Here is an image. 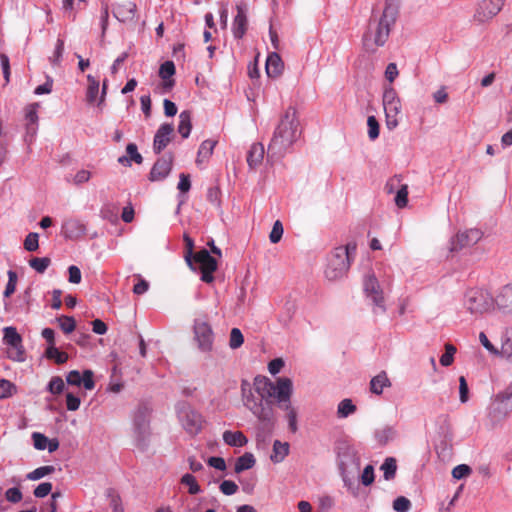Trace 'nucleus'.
Wrapping results in <instances>:
<instances>
[{"mask_svg": "<svg viewBox=\"0 0 512 512\" xmlns=\"http://www.w3.org/2000/svg\"><path fill=\"white\" fill-rule=\"evenodd\" d=\"M399 13L397 0H386L381 15H372L367 30L363 34V48L368 53H374L388 40Z\"/></svg>", "mask_w": 512, "mask_h": 512, "instance_id": "nucleus-1", "label": "nucleus"}, {"mask_svg": "<svg viewBox=\"0 0 512 512\" xmlns=\"http://www.w3.org/2000/svg\"><path fill=\"white\" fill-rule=\"evenodd\" d=\"M298 125L296 111L288 108L274 132L268 151L282 155L296 141Z\"/></svg>", "mask_w": 512, "mask_h": 512, "instance_id": "nucleus-2", "label": "nucleus"}, {"mask_svg": "<svg viewBox=\"0 0 512 512\" xmlns=\"http://www.w3.org/2000/svg\"><path fill=\"white\" fill-rule=\"evenodd\" d=\"M254 389L267 403L276 399L279 403L289 402L292 394V381L286 377L277 378L273 383L265 376H256L254 378Z\"/></svg>", "mask_w": 512, "mask_h": 512, "instance_id": "nucleus-3", "label": "nucleus"}, {"mask_svg": "<svg viewBox=\"0 0 512 512\" xmlns=\"http://www.w3.org/2000/svg\"><path fill=\"white\" fill-rule=\"evenodd\" d=\"M464 306L471 315L477 318L491 312L495 307V302L489 292L474 288L467 291Z\"/></svg>", "mask_w": 512, "mask_h": 512, "instance_id": "nucleus-4", "label": "nucleus"}, {"mask_svg": "<svg viewBox=\"0 0 512 512\" xmlns=\"http://www.w3.org/2000/svg\"><path fill=\"white\" fill-rule=\"evenodd\" d=\"M350 260L346 257V251L342 248H335L328 258L324 274L327 280L337 281L346 276L350 268Z\"/></svg>", "mask_w": 512, "mask_h": 512, "instance_id": "nucleus-5", "label": "nucleus"}, {"mask_svg": "<svg viewBox=\"0 0 512 512\" xmlns=\"http://www.w3.org/2000/svg\"><path fill=\"white\" fill-rule=\"evenodd\" d=\"M194 271L201 273V280L205 283H211L214 280L213 273L218 268V263L214 257L206 249L196 252L192 258Z\"/></svg>", "mask_w": 512, "mask_h": 512, "instance_id": "nucleus-6", "label": "nucleus"}, {"mask_svg": "<svg viewBox=\"0 0 512 512\" xmlns=\"http://www.w3.org/2000/svg\"><path fill=\"white\" fill-rule=\"evenodd\" d=\"M363 290L366 297L371 298L375 306L373 312L375 314L383 313L385 311L383 291L374 273L369 272L365 275L363 280Z\"/></svg>", "mask_w": 512, "mask_h": 512, "instance_id": "nucleus-7", "label": "nucleus"}, {"mask_svg": "<svg viewBox=\"0 0 512 512\" xmlns=\"http://www.w3.org/2000/svg\"><path fill=\"white\" fill-rule=\"evenodd\" d=\"M194 338L201 351L210 352L213 349L214 334L208 322L204 320L195 321Z\"/></svg>", "mask_w": 512, "mask_h": 512, "instance_id": "nucleus-8", "label": "nucleus"}, {"mask_svg": "<svg viewBox=\"0 0 512 512\" xmlns=\"http://www.w3.org/2000/svg\"><path fill=\"white\" fill-rule=\"evenodd\" d=\"M179 418L184 429L191 435L198 434L203 426V418L200 413L191 407H183L179 412Z\"/></svg>", "mask_w": 512, "mask_h": 512, "instance_id": "nucleus-9", "label": "nucleus"}, {"mask_svg": "<svg viewBox=\"0 0 512 512\" xmlns=\"http://www.w3.org/2000/svg\"><path fill=\"white\" fill-rule=\"evenodd\" d=\"M173 166V154L167 153L161 156L151 168L149 180L158 182L164 180L171 172Z\"/></svg>", "mask_w": 512, "mask_h": 512, "instance_id": "nucleus-10", "label": "nucleus"}, {"mask_svg": "<svg viewBox=\"0 0 512 512\" xmlns=\"http://www.w3.org/2000/svg\"><path fill=\"white\" fill-rule=\"evenodd\" d=\"M483 237V232L479 229H468L457 233L452 242V251H459L465 247L477 244Z\"/></svg>", "mask_w": 512, "mask_h": 512, "instance_id": "nucleus-11", "label": "nucleus"}, {"mask_svg": "<svg viewBox=\"0 0 512 512\" xmlns=\"http://www.w3.org/2000/svg\"><path fill=\"white\" fill-rule=\"evenodd\" d=\"M504 0H483L479 3L475 18L479 22H485L496 16L502 9Z\"/></svg>", "mask_w": 512, "mask_h": 512, "instance_id": "nucleus-12", "label": "nucleus"}, {"mask_svg": "<svg viewBox=\"0 0 512 512\" xmlns=\"http://www.w3.org/2000/svg\"><path fill=\"white\" fill-rule=\"evenodd\" d=\"M244 386V384L242 385ZM243 398L245 406L261 421H267L271 418V411L266 409L263 405V401L260 399L259 401L255 400L254 395L249 391V394L246 395L245 388L242 387Z\"/></svg>", "mask_w": 512, "mask_h": 512, "instance_id": "nucleus-13", "label": "nucleus"}, {"mask_svg": "<svg viewBox=\"0 0 512 512\" xmlns=\"http://www.w3.org/2000/svg\"><path fill=\"white\" fill-rule=\"evenodd\" d=\"M173 132L172 124L164 123L158 128L153 141V150L156 154H160L171 142Z\"/></svg>", "mask_w": 512, "mask_h": 512, "instance_id": "nucleus-14", "label": "nucleus"}, {"mask_svg": "<svg viewBox=\"0 0 512 512\" xmlns=\"http://www.w3.org/2000/svg\"><path fill=\"white\" fill-rule=\"evenodd\" d=\"M62 234L65 238L78 239L86 234V225L77 218L65 219L62 224Z\"/></svg>", "mask_w": 512, "mask_h": 512, "instance_id": "nucleus-15", "label": "nucleus"}, {"mask_svg": "<svg viewBox=\"0 0 512 512\" xmlns=\"http://www.w3.org/2000/svg\"><path fill=\"white\" fill-rule=\"evenodd\" d=\"M66 381L69 385L73 386L83 385L86 390H92L95 387L91 370H85L82 376L79 371L72 370L67 374Z\"/></svg>", "mask_w": 512, "mask_h": 512, "instance_id": "nucleus-16", "label": "nucleus"}, {"mask_svg": "<svg viewBox=\"0 0 512 512\" xmlns=\"http://www.w3.org/2000/svg\"><path fill=\"white\" fill-rule=\"evenodd\" d=\"M137 6L133 1L123 0L113 8V15L121 22L132 21L136 15Z\"/></svg>", "mask_w": 512, "mask_h": 512, "instance_id": "nucleus-17", "label": "nucleus"}, {"mask_svg": "<svg viewBox=\"0 0 512 512\" xmlns=\"http://www.w3.org/2000/svg\"><path fill=\"white\" fill-rule=\"evenodd\" d=\"M498 310L506 314H512V284L503 286L494 298Z\"/></svg>", "mask_w": 512, "mask_h": 512, "instance_id": "nucleus-18", "label": "nucleus"}, {"mask_svg": "<svg viewBox=\"0 0 512 512\" xmlns=\"http://www.w3.org/2000/svg\"><path fill=\"white\" fill-rule=\"evenodd\" d=\"M237 14L233 20V34L236 38L241 39L248 27V20L246 16V9L243 5H237Z\"/></svg>", "mask_w": 512, "mask_h": 512, "instance_id": "nucleus-19", "label": "nucleus"}, {"mask_svg": "<svg viewBox=\"0 0 512 512\" xmlns=\"http://www.w3.org/2000/svg\"><path fill=\"white\" fill-rule=\"evenodd\" d=\"M384 111L386 116V127L389 130L395 129L399 125L402 111L401 102L384 106Z\"/></svg>", "mask_w": 512, "mask_h": 512, "instance_id": "nucleus-20", "label": "nucleus"}, {"mask_svg": "<svg viewBox=\"0 0 512 512\" xmlns=\"http://www.w3.org/2000/svg\"><path fill=\"white\" fill-rule=\"evenodd\" d=\"M284 69V63L279 54L270 53L266 60V73L270 78L279 77Z\"/></svg>", "mask_w": 512, "mask_h": 512, "instance_id": "nucleus-21", "label": "nucleus"}, {"mask_svg": "<svg viewBox=\"0 0 512 512\" xmlns=\"http://www.w3.org/2000/svg\"><path fill=\"white\" fill-rule=\"evenodd\" d=\"M265 149L263 144L254 143L251 145L247 154V163L250 169H257L263 162Z\"/></svg>", "mask_w": 512, "mask_h": 512, "instance_id": "nucleus-22", "label": "nucleus"}, {"mask_svg": "<svg viewBox=\"0 0 512 512\" xmlns=\"http://www.w3.org/2000/svg\"><path fill=\"white\" fill-rule=\"evenodd\" d=\"M175 71L176 69L173 61H166L160 66L159 76L163 80L162 85L166 91L171 90L175 84V81L172 78V76L175 74Z\"/></svg>", "mask_w": 512, "mask_h": 512, "instance_id": "nucleus-23", "label": "nucleus"}, {"mask_svg": "<svg viewBox=\"0 0 512 512\" xmlns=\"http://www.w3.org/2000/svg\"><path fill=\"white\" fill-rule=\"evenodd\" d=\"M216 144L217 141L211 139H207L201 143L196 157V164L198 166L202 165L211 157Z\"/></svg>", "mask_w": 512, "mask_h": 512, "instance_id": "nucleus-24", "label": "nucleus"}, {"mask_svg": "<svg viewBox=\"0 0 512 512\" xmlns=\"http://www.w3.org/2000/svg\"><path fill=\"white\" fill-rule=\"evenodd\" d=\"M224 442L232 447H243L247 444L248 439L241 431L227 430L223 433Z\"/></svg>", "mask_w": 512, "mask_h": 512, "instance_id": "nucleus-25", "label": "nucleus"}, {"mask_svg": "<svg viewBox=\"0 0 512 512\" xmlns=\"http://www.w3.org/2000/svg\"><path fill=\"white\" fill-rule=\"evenodd\" d=\"M289 454V444L287 442H281L275 440L273 443L272 454L270 459L273 463L282 462L285 457Z\"/></svg>", "mask_w": 512, "mask_h": 512, "instance_id": "nucleus-26", "label": "nucleus"}, {"mask_svg": "<svg viewBox=\"0 0 512 512\" xmlns=\"http://www.w3.org/2000/svg\"><path fill=\"white\" fill-rule=\"evenodd\" d=\"M39 107L38 103H32L28 105L25 109V118L27 120V132L32 136L36 132L35 125L38 121L37 109Z\"/></svg>", "mask_w": 512, "mask_h": 512, "instance_id": "nucleus-27", "label": "nucleus"}, {"mask_svg": "<svg viewBox=\"0 0 512 512\" xmlns=\"http://www.w3.org/2000/svg\"><path fill=\"white\" fill-rule=\"evenodd\" d=\"M391 382L385 372H381L370 381V391L374 394L380 395L385 387H389Z\"/></svg>", "mask_w": 512, "mask_h": 512, "instance_id": "nucleus-28", "label": "nucleus"}, {"mask_svg": "<svg viewBox=\"0 0 512 512\" xmlns=\"http://www.w3.org/2000/svg\"><path fill=\"white\" fill-rule=\"evenodd\" d=\"M256 463L255 457L252 453L246 452L239 458H237L234 471L236 473H241L245 470L251 469L254 467Z\"/></svg>", "mask_w": 512, "mask_h": 512, "instance_id": "nucleus-29", "label": "nucleus"}, {"mask_svg": "<svg viewBox=\"0 0 512 512\" xmlns=\"http://www.w3.org/2000/svg\"><path fill=\"white\" fill-rule=\"evenodd\" d=\"M191 112L188 110L182 111L179 115L178 132L183 138H187L191 132Z\"/></svg>", "mask_w": 512, "mask_h": 512, "instance_id": "nucleus-30", "label": "nucleus"}, {"mask_svg": "<svg viewBox=\"0 0 512 512\" xmlns=\"http://www.w3.org/2000/svg\"><path fill=\"white\" fill-rule=\"evenodd\" d=\"M45 356L47 359L54 360L58 365L64 364L68 360V354L60 351L55 346H48L45 351Z\"/></svg>", "mask_w": 512, "mask_h": 512, "instance_id": "nucleus-31", "label": "nucleus"}, {"mask_svg": "<svg viewBox=\"0 0 512 512\" xmlns=\"http://www.w3.org/2000/svg\"><path fill=\"white\" fill-rule=\"evenodd\" d=\"M3 333V340L8 346H15V344L22 343V337L15 327H5Z\"/></svg>", "mask_w": 512, "mask_h": 512, "instance_id": "nucleus-32", "label": "nucleus"}, {"mask_svg": "<svg viewBox=\"0 0 512 512\" xmlns=\"http://www.w3.org/2000/svg\"><path fill=\"white\" fill-rule=\"evenodd\" d=\"M88 87L86 92V99L89 103H94L99 92V81L92 75L87 76Z\"/></svg>", "mask_w": 512, "mask_h": 512, "instance_id": "nucleus-33", "label": "nucleus"}, {"mask_svg": "<svg viewBox=\"0 0 512 512\" xmlns=\"http://www.w3.org/2000/svg\"><path fill=\"white\" fill-rule=\"evenodd\" d=\"M499 355L512 361V333L503 335Z\"/></svg>", "mask_w": 512, "mask_h": 512, "instance_id": "nucleus-34", "label": "nucleus"}, {"mask_svg": "<svg viewBox=\"0 0 512 512\" xmlns=\"http://www.w3.org/2000/svg\"><path fill=\"white\" fill-rule=\"evenodd\" d=\"M7 357L13 361L23 362L25 361V349L22 343L15 344V346H9L7 349Z\"/></svg>", "mask_w": 512, "mask_h": 512, "instance_id": "nucleus-35", "label": "nucleus"}, {"mask_svg": "<svg viewBox=\"0 0 512 512\" xmlns=\"http://www.w3.org/2000/svg\"><path fill=\"white\" fill-rule=\"evenodd\" d=\"M381 470L383 471L384 478L386 480L393 479L397 470L396 460L392 457L386 458L384 463L381 465Z\"/></svg>", "mask_w": 512, "mask_h": 512, "instance_id": "nucleus-36", "label": "nucleus"}, {"mask_svg": "<svg viewBox=\"0 0 512 512\" xmlns=\"http://www.w3.org/2000/svg\"><path fill=\"white\" fill-rule=\"evenodd\" d=\"M54 471H55V467L52 465L41 466L39 468H36L32 472L28 473L26 477L29 480L36 481V480H39L47 475L52 474Z\"/></svg>", "mask_w": 512, "mask_h": 512, "instance_id": "nucleus-37", "label": "nucleus"}, {"mask_svg": "<svg viewBox=\"0 0 512 512\" xmlns=\"http://www.w3.org/2000/svg\"><path fill=\"white\" fill-rule=\"evenodd\" d=\"M355 411L356 406L352 403V401L350 399H344L338 405L337 414L340 418H346L353 414Z\"/></svg>", "mask_w": 512, "mask_h": 512, "instance_id": "nucleus-38", "label": "nucleus"}, {"mask_svg": "<svg viewBox=\"0 0 512 512\" xmlns=\"http://www.w3.org/2000/svg\"><path fill=\"white\" fill-rule=\"evenodd\" d=\"M64 52V40L58 38L56 41L53 54L49 57V61L53 66H59Z\"/></svg>", "mask_w": 512, "mask_h": 512, "instance_id": "nucleus-39", "label": "nucleus"}, {"mask_svg": "<svg viewBox=\"0 0 512 512\" xmlns=\"http://www.w3.org/2000/svg\"><path fill=\"white\" fill-rule=\"evenodd\" d=\"M50 264L51 260L48 257H35L29 260L30 267L36 270L38 273H44Z\"/></svg>", "mask_w": 512, "mask_h": 512, "instance_id": "nucleus-40", "label": "nucleus"}, {"mask_svg": "<svg viewBox=\"0 0 512 512\" xmlns=\"http://www.w3.org/2000/svg\"><path fill=\"white\" fill-rule=\"evenodd\" d=\"M181 484L187 485L189 487L188 492L192 495L198 494L201 489L198 485L196 478L192 474H184L180 480Z\"/></svg>", "mask_w": 512, "mask_h": 512, "instance_id": "nucleus-41", "label": "nucleus"}, {"mask_svg": "<svg viewBox=\"0 0 512 512\" xmlns=\"http://www.w3.org/2000/svg\"><path fill=\"white\" fill-rule=\"evenodd\" d=\"M456 347L450 343L445 344V353L440 357V363L444 367L450 366L454 361Z\"/></svg>", "mask_w": 512, "mask_h": 512, "instance_id": "nucleus-42", "label": "nucleus"}, {"mask_svg": "<svg viewBox=\"0 0 512 512\" xmlns=\"http://www.w3.org/2000/svg\"><path fill=\"white\" fill-rule=\"evenodd\" d=\"M57 322L64 333L69 334L74 331L76 322L71 316H60L57 318Z\"/></svg>", "mask_w": 512, "mask_h": 512, "instance_id": "nucleus-43", "label": "nucleus"}, {"mask_svg": "<svg viewBox=\"0 0 512 512\" xmlns=\"http://www.w3.org/2000/svg\"><path fill=\"white\" fill-rule=\"evenodd\" d=\"M7 275L8 283L4 290V297H10L15 292L18 280L17 273L13 270H9L7 272Z\"/></svg>", "mask_w": 512, "mask_h": 512, "instance_id": "nucleus-44", "label": "nucleus"}, {"mask_svg": "<svg viewBox=\"0 0 512 512\" xmlns=\"http://www.w3.org/2000/svg\"><path fill=\"white\" fill-rule=\"evenodd\" d=\"M65 388V383L63 379L59 376H54L51 378L48 384V391L54 395H58L63 392Z\"/></svg>", "mask_w": 512, "mask_h": 512, "instance_id": "nucleus-45", "label": "nucleus"}, {"mask_svg": "<svg viewBox=\"0 0 512 512\" xmlns=\"http://www.w3.org/2000/svg\"><path fill=\"white\" fill-rule=\"evenodd\" d=\"M183 239H184V242H185V248H186L185 260H186L187 264L189 265V267H190V268H193L192 258H193V255L195 254V253L193 252V249H194V241H193V239H192L189 235H187V234H184Z\"/></svg>", "mask_w": 512, "mask_h": 512, "instance_id": "nucleus-46", "label": "nucleus"}, {"mask_svg": "<svg viewBox=\"0 0 512 512\" xmlns=\"http://www.w3.org/2000/svg\"><path fill=\"white\" fill-rule=\"evenodd\" d=\"M24 248L29 252H34L39 248V235L35 232L29 233L24 240Z\"/></svg>", "mask_w": 512, "mask_h": 512, "instance_id": "nucleus-47", "label": "nucleus"}, {"mask_svg": "<svg viewBox=\"0 0 512 512\" xmlns=\"http://www.w3.org/2000/svg\"><path fill=\"white\" fill-rule=\"evenodd\" d=\"M16 392V386L8 380L0 379V399L12 396Z\"/></svg>", "mask_w": 512, "mask_h": 512, "instance_id": "nucleus-48", "label": "nucleus"}, {"mask_svg": "<svg viewBox=\"0 0 512 512\" xmlns=\"http://www.w3.org/2000/svg\"><path fill=\"white\" fill-rule=\"evenodd\" d=\"M244 342L242 332L238 328H233L230 332L229 345L232 349L239 348Z\"/></svg>", "mask_w": 512, "mask_h": 512, "instance_id": "nucleus-49", "label": "nucleus"}, {"mask_svg": "<svg viewBox=\"0 0 512 512\" xmlns=\"http://www.w3.org/2000/svg\"><path fill=\"white\" fill-rule=\"evenodd\" d=\"M283 236V225L280 220H276L273 224L272 230L269 235L271 243H278Z\"/></svg>", "mask_w": 512, "mask_h": 512, "instance_id": "nucleus-50", "label": "nucleus"}, {"mask_svg": "<svg viewBox=\"0 0 512 512\" xmlns=\"http://www.w3.org/2000/svg\"><path fill=\"white\" fill-rule=\"evenodd\" d=\"M411 508V502L404 496L397 497L393 502V509L396 512H408Z\"/></svg>", "mask_w": 512, "mask_h": 512, "instance_id": "nucleus-51", "label": "nucleus"}, {"mask_svg": "<svg viewBox=\"0 0 512 512\" xmlns=\"http://www.w3.org/2000/svg\"><path fill=\"white\" fill-rule=\"evenodd\" d=\"M408 203V186L402 185L401 188L397 191L395 197V204L399 208H404Z\"/></svg>", "mask_w": 512, "mask_h": 512, "instance_id": "nucleus-52", "label": "nucleus"}, {"mask_svg": "<svg viewBox=\"0 0 512 512\" xmlns=\"http://www.w3.org/2000/svg\"><path fill=\"white\" fill-rule=\"evenodd\" d=\"M285 410L287 411V418L289 422V428L292 432L297 430V413L296 410L290 405L289 402H285Z\"/></svg>", "mask_w": 512, "mask_h": 512, "instance_id": "nucleus-53", "label": "nucleus"}, {"mask_svg": "<svg viewBox=\"0 0 512 512\" xmlns=\"http://www.w3.org/2000/svg\"><path fill=\"white\" fill-rule=\"evenodd\" d=\"M368 136L371 140H375L379 136V123L374 116L367 119Z\"/></svg>", "mask_w": 512, "mask_h": 512, "instance_id": "nucleus-54", "label": "nucleus"}, {"mask_svg": "<svg viewBox=\"0 0 512 512\" xmlns=\"http://www.w3.org/2000/svg\"><path fill=\"white\" fill-rule=\"evenodd\" d=\"M472 470L471 468L466 464H460L453 468L452 470V476L455 479H462L465 477H468L471 474Z\"/></svg>", "mask_w": 512, "mask_h": 512, "instance_id": "nucleus-55", "label": "nucleus"}, {"mask_svg": "<svg viewBox=\"0 0 512 512\" xmlns=\"http://www.w3.org/2000/svg\"><path fill=\"white\" fill-rule=\"evenodd\" d=\"M32 440H33V445H34L35 449H37V450L46 449V446L48 443V438L44 434L39 433V432H34L32 434Z\"/></svg>", "mask_w": 512, "mask_h": 512, "instance_id": "nucleus-56", "label": "nucleus"}, {"mask_svg": "<svg viewBox=\"0 0 512 512\" xmlns=\"http://www.w3.org/2000/svg\"><path fill=\"white\" fill-rule=\"evenodd\" d=\"M220 491L224 495H233L238 491V486L234 481L231 480H224L219 487Z\"/></svg>", "mask_w": 512, "mask_h": 512, "instance_id": "nucleus-57", "label": "nucleus"}, {"mask_svg": "<svg viewBox=\"0 0 512 512\" xmlns=\"http://www.w3.org/2000/svg\"><path fill=\"white\" fill-rule=\"evenodd\" d=\"M0 62H1V68H2L4 79H5V83L8 84L10 81V74H11L9 57L6 54L1 53L0 54Z\"/></svg>", "mask_w": 512, "mask_h": 512, "instance_id": "nucleus-58", "label": "nucleus"}, {"mask_svg": "<svg viewBox=\"0 0 512 512\" xmlns=\"http://www.w3.org/2000/svg\"><path fill=\"white\" fill-rule=\"evenodd\" d=\"M361 482L365 486H369L374 482V468L371 465H367L361 475Z\"/></svg>", "mask_w": 512, "mask_h": 512, "instance_id": "nucleus-59", "label": "nucleus"}, {"mask_svg": "<svg viewBox=\"0 0 512 512\" xmlns=\"http://www.w3.org/2000/svg\"><path fill=\"white\" fill-rule=\"evenodd\" d=\"M398 102H401V100L393 88L385 90L383 95V106L395 104Z\"/></svg>", "mask_w": 512, "mask_h": 512, "instance_id": "nucleus-60", "label": "nucleus"}, {"mask_svg": "<svg viewBox=\"0 0 512 512\" xmlns=\"http://www.w3.org/2000/svg\"><path fill=\"white\" fill-rule=\"evenodd\" d=\"M126 152L129 155L130 159L133 160L137 164H141L143 161V157L138 152L137 146L134 143H129L126 147Z\"/></svg>", "mask_w": 512, "mask_h": 512, "instance_id": "nucleus-61", "label": "nucleus"}, {"mask_svg": "<svg viewBox=\"0 0 512 512\" xmlns=\"http://www.w3.org/2000/svg\"><path fill=\"white\" fill-rule=\"evenodd\" d=\"M52 491V484L50 482H43L39 484L35 490L34 495L37 498H43Z\"/></svg>", "mask_w": 512, "mask_h": 512, "instance_id": "nucleus-62", "label": "nucleus"}, {"mask_svg": "<svg viewBox=\"0 0 512 512\" xmlns=\"http://www.w3.org/2000/svg\"><path fill=\"white\" fill-rule=\"evenodd\" d=\"M5 497L9 502L18 503L22 500V492L16 487L9 488L5 492Z\"/></svg>", "mask_w": 512, "mask_h": 512, "instance_id": "nucleus-63", "label": "nucleus"}, {"mask_svg": "<svg viewBox=\"0 0 512 512\" xmlns=\"http://www.w3.org/2000/svg\"><path fill=\"white\" fill-rule=\"evenodd\" d=\"M495 400L500 403H509L510 410H512V385H510L505 391L497 394Z\"/></svg>", "mask_w": 512, "mask_h": 512, "instance_id": "nucleus-64", "label": "nucleus"}]
</instances>
